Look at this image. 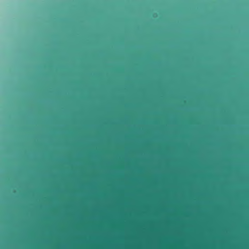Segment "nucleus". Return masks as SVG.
<instances>
[{
  "label": "nucleus",
  "mask_w": 249,
  "mask_h": 249,
  "mask_svg": "<svg viewBox=\"0 0 249 249\" xmlns=\"http://www.w3.org/2000/svg\"><path fill=\"white\" fill-rule=\"evenodd\" d=\"M203 214L204 213V212H203Z\"/></svg>",
  "instance_id": "obj_1"
},
{
  "label": "nucleus",
  "mask_w": 249,
  "mask_h": 249,
  "mask_svg": "<svg viewBox=\"0 0 249 249\" xmlns=\"http://www.w3.org/2000/svg\"><path fill=\"white\" fill-rule=\"evenodd\" d=\"M203 224L204 223V221L203 222Z\"/></svg>",
  "instance_id": "obj_2"
},
{
  "label": "nucleus",
  "mask_w": 249,
  "mask_h": 249,
  "mask_svg": "<svg viewBox=\"0 0 249 249\" xmlns=\"http://www.w3.org/2000/svg\"><path fill=\"white\" fill-rule=\"evenodd\" d=\"M203 246H204V244H203Z\"/></svg>",
  "instance_id": "obj_3"
}]
</instances>
